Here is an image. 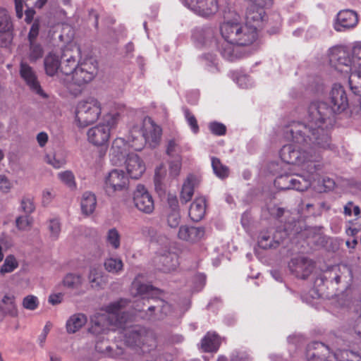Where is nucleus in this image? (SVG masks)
<instances>
[{"instance_id":"10","label":"nucleus","mask_w":361,"mask_h":361,"mask_svg":"<svg viewBox=\"0 0 361 361\" xmlns=\"http://www.w3.org/2000/svg\"><path fill=\"white\" fill-rule=\"evenodd\" d=\"M128 183V177L123 170L114 169L105 178L104 190L108 195L111 196L116 192L127 190Z\"/></svg>"},{"instance_id":"18","label":"nucleus","mask_w":361,"mask_h":361,"mask_svg":"<svg viewBox=\"0 0 361 361\" xmlns=\"http://www.w3.org/2000/svg\"><path fill=\"white\" fill-rule=\"evenodd\" d=\"M110 137V127L108 125H98L91 128L87 131V138L90 142L96 146L106 145Z\"/></svg>"},{"instance_id":"23","label":"nucleus","mask_w":361,"mask_h":361,"mask_svg":"<svg viewBox=\"0 0 361 361\" xmlns=\"http://www.w3.org/2000/svg\"><path fill=\"white\" fill-rule=\"evenodd\" d=\"M204 233L203 227L182 226L179 228L178 235L183 240L195 243L203 238Z\"/></svg>"},{"instance_id":"6","label":"nucleus","mask_w":361,"mask_h":361,"mask_svg":"<svg viewBox=\"0 0 361 361\" xmlns=\"http://www.w3.org/2000/svg\"><path fill=\"white\" fill-rule=\"evenodd\" d=\"M123 340L126 345L141 348L144 346L154 347L155 340L153 334L145 328L135 326L124 331Z\"/></svg>"},{"instance_id":"16","label":"nucleus","mask_w":361,"mask_h":361,"mask_svg":"<svg viewBox=\"0 0 361 361\" xmlns=\"http://www.w3.org/2000/svg\"><path fill=\"white\" fill-rule=\"evenodd\" d=\"M348 82L350 88L355 95L359 97L357 103L350 107L352 116L361 114V71H350Z\"/></svg>"},{"instance_id":"25","label":"nucleus","mask_w":361,"mask_h":361,"mask_svg":"<svg viewBox=\"0 0 361 361\" xmlns=\"http://www.w3.org/2000/svg\"><path fill=\"white\" fill-rule=\"evenodd\" d=\"M264 14L265 12L262 6L250 8L246 13L245 25L255 28V31L257 32L258 29L264 27Z\"/></svg>"},{"instance_id":"3","label":"nucleus","mask_w":361,"mask_h":361,"mask_svg":"<svg viewBox=\"0 0 361 361\" xmlns=\"http://www.w3.org/2000/svg\"><path fill=\"white\" fill-rule=\"evenodd\" d=\"M129 301L127 299L111 303L107 306V312L96 314L91 318V326L89 331L94 335H99L106 333L107 331L114 330V327H123L126 322V316L119 315Z\"/></svg>"},{"instance_id":"47","label":"nucleus","mask_w":361,"mask_h":361,"mask_svg":"<svg viewBox=\"0 0 361 361\" xmlns=\"http://www.w3.org/2000/svg\"><path fill=\"white\" fill-rule=\"evenodd\" d=\"M329 361H360L359 356L351 351H342L340 353L332 355Z\"/></svg>"},{"instance_id":"26","label":"nucleus","mask_w":361,"mask_h":361,"mask_svg":"<svg viewBox=\"0 0 361 361\" xmlns=\"http://www.w3.org/2000/svg\"><path fill=\"white\" fill-rule=\"evenodd\" d=\"M78 63L75 57L71 54V51L67 50L63 52L61 56V78L63 75L69 77L73 74L75 68H77Z\"/></svg>"},{"instance_id":"5","label":"nucleus","mask_w":361,"mask_h":361,"mask_svg":"<svg viewBox=\"0 0 361 361\" xmlns=\"http://www.w3.org/2000/svg\"><path fill=\"white\" fill-rule=\"evenodd\" d=\"M102 111L100 102L94 97L78 102L75 109V119L80 127H86L96 122Z\"/></svg>"},{"instance_id":"62","label":"nucleus","mask_w":361,"mask_h":361,"mask_svg":"<svg viewBox=\"0 0 361 361\" xmlns=\"http://www.w3.org/2000/svg\"><path fill=\"white\" fill-rule=\"evenodd\" d=\"M230 361H251V360L245 352H235L231 356Z\"/></svg>"},{"instance_id":"30","label":"nucleus","mask_w":361,"mask_h":361,"mask_svg":"<svg viewBox=\"0 0 361 361\" xmlns=\"http://www.w3.org/2000/svg\"><path fill=\"white\" fill-rule=\"evenodd\" d=\"M17 313L14 295L6 294L0 301V314L3 316L16 317Z\"/></svg>"},{"instance_id":"37","label":"nucleus","mask_w":361,"mask_h":361,"mask_svg":"<svg viewBox=\"0 0 361 361\" xmlns=\"http://www.w3.org/2000/svg\"><path fill=\"white\" fill-rule=\"evenodd\" d=\"M212 166L214 173L219 178L224 179L228 176L229 169L226 165L223 164L221 160L217 157H212Z\"/></svg>"},{"instance_id":"52","label":"nucleus","mask_w":361,"mask_h":361,"mask_svg":"<svg viewBox=\"0 0 361 361\" xmlns=\"http://www.w3.org/2000/svg\"><path fill=\"white\" fill-rule=\"evenodd\" d=\"M17 265L16 259L12 256H9L4 261L0 271L1 274L12 272L17 267Z\"/></svg>"},{"instance_id":"50","label":"nucleus","mask_w":361,"mask_h":361,"mask_svg":"<svg viewBox=\"0 0 361 361\" xmlns=\"http://www.w3.org/2000/svg\"><path fill=\"white\" fill-rule=\"evenodd\" d=\"M59 179L71 188H75L76 186L75 176L70 171L59 173L58 175Z\"/></svg>"},{"instance_id":"24","label":"nucleus","mask_w":361,"mask_h":361,"mask_svg":"<svg viewBox=\"0 0 361 361\" xmlns=\"http://www.w3.org/2000/svg\"><path fill=\"white\" fill-rule=\"evenodd\" d=\"M219 50L224 58L231 61L243 57L244 54L241 47L230 40L224 39L219 47Z\"/></svg>"},{"instance_id":"38","label":"nucleus","mask_w":361,"mask_h":361,"mask_svg":"<svg viewBox=\"0 0 361 361\" xmlns=\"http://www.w3.org/2000/svg\"><path fill=\"white\" fill-rule=\"evenodd\" d=\"M281 18L279 14L273 13L267 19L266 27L270 35L277 34L281 27Z\"/></svg>"},{"instance_id":"59","label":"nucleus","mask_w":361,"mask_h":361,"mask_svg":"<svg viewBox=\"0 0 361 361\" xmlns=\"http://www.w3.org/2000/svg\"><path fill=\"white\" fill-rule=\"evenodd\" d=\"M181 168V158L176 156L175 160L170 162V174L173 176H177L179 174Z\"/></svg>"},{"instance_id":"17","label":"nucleus","mask_w":361,"mask_h":361,"mask_svg":"<svg viewBox=\"0 0 361 361\" xmlns=\"http://www.w3.org/2000/svg\"><path fill=\"white\" fill-rule=\"evenodd\" d=\"M331 355L329 348L320 342H314L307 345L306 358L307 361H329Z\"/></svg>"},{"instance_id":"63","label":"nucleus","mask_w":361,"mask_h":361,"mask_svg":"<svg viewBox=\"0 0 361 361\" xmlns=\"http://www.w3.org/2000/svg\"><path fill=\"white\" fill-rule=\"evenodd\" d=\"M39 26L37 22H35L30 28L28 34L29 42L36 41V38L39 34Z\"/></svg>"},{"instance_id":"31","label":"nucleus","mask_w":361,"mask_h":361,"mask_svg":"<svg viewBox=\"0 0 361 361\" xmlns=\"http://www.w3.org/2000/svg\"><path fill=\"white\" fill-rule=\"evenodd\" d=\"M80 205L83 214L88 216L92 214L97 206V199L94 194L90 192H84L81 199Z\"/></svg>"},{"instance_id":"4","label":"nucleus","mask_w":361,"mask_h":361,"mask_svg":"<svg viewBox=\"0 0 361 361\" xmlns=\"http://www.w3.org/2000/svg\"><path fill=\"white\" fill-rule=\"evenodd\" d=\"M222 37L242 47L252 44L257 38L255 28L234 22H224L220 27Z\"/></svg>"},{"instance_id":"2","label":"nucleus","mask_w":361,"mask_h":361,"mask_svg":"<svg viewBox=\"0 0 361 361\" xmlns=\"http://www.w3.org/2000/svg\"><path fill=\"white\" fill-rule=\"evenodd\" d=\"M133 289L135 290V295L140 296V300L137 301L136 309L142 312L145 311L144 306L147 307L146 317L148 319L161 320L171 312V305L157 296L158 289L152 286L134 281Z\"/></svg>"},{"instance_id":"44","label":"nucleus","mask_w":361,"mask_h":361,"mask_svg":"<svg viewBox=\"0 0 361 361\" xmlns=\"http://www.w3.org/2000/svg\"><path fill=\"white\" fill-rule=\"evenodd\" d=\"M258 244L262 249L276 248L279 245V241L274 240L269 233H262L258 240Z\"/></svg>"},{"instance_id":"29","label":"nucleus","mask_w":361,"mask_h":361,"mask_svg":"<svg viewBox=\"0 0 361 361\" xmlns=\"http://www.w3.org/2000/svg\"><path fill=\"white\" fill-rule=\"evenodd\" d=\"M220 345V337L216 333L208 332L201 341V348L205 353L216 352Z\"/></svg>"},{"instance_id":"48","label":"nucleus","mask_w":361,"mask_h":361,"mask_svg":"<svg viewBox=\"0 0 361 361\" xmlns=\"http://www.w3.org/2000/svg\"><path fill=\"white\" fill-rule=\"evenodd\" d=\"M106 240L107 243L114 249H118L120 247L121 235L115 228H111L108 231Z\"/></svg>"},{"instance_id":"35","label":"nucleus","mask_w":361,"mask_h":361,"mask_svg":"<svg viewBox=\"0 0 361 361\" xmlns=\"http://www.w3.org/2000/svg\"><path fill=\"white\" fill-rule=\"evenodd\" d=\"M122 146H125L123 140L116 139L114 140L111 149V154L112 156L111 161L114 162V164H118L126 157V154L121 149Z\"/></svg>"},{"instance_id":"40","label":"nucleus","mask_w":361,"mask_h":361,"mask_svg":"<svg viewBox=\"0 0 361 361\" xmlns=\"http://www.w3.org/2000/svg\"><path fill=\"white\" fill-rule=\"evenodd\" d=\"M194 194L193 183L190 179H188L183 185L180 192V201L183 204L189 202Z\"/></svg>"},{"instance_id":"42","label":"nucleus","mask_w":361,"mask_h":361,"mask_svg":"<svg viewBox=\"0 0 361 361\" xmlns=\"http://www.w3.org/2000/svg\"><path fill=\"white\" fill-rule=\"evenodd\" d=\"M293 175H281L278 176L275 181V185L280 190H290L293 188Z\"/></svg>"},{"instance_id":"1","label":"nucleus","mask_w":361,"mask_h":361,"mask_svg":"<svg viewBox=\"0 0 361 361\" xmlns=\"http://www.w3.org/2000/svg\"><path fill=\"white\" fill-rule=\"evenodd\" d=\"M329 106L324 102H312L307 110L305 122H292L285 129V137L310 148L329 149L331 138L329 125L335 114H340L348 106V99L343 86L334 84L330 92Z\"/></svg>"},{"instance_id":"49","label":"nucleus","mask_w":361,"mask_h":361,"mask_svg":"<svg viewBox=\"0 0 361 361\" xmlns=\"http://www.w3.org/2000/svg\"><path fill=\"white\" fill-rule=\"evenodd\" d=\"M64 286L68 288H75L82 283L81 276L75 274H68L63 279Z\"/></svg>"},{"instance_id":"34","label":"nucleus","mask_w":361,"mask_h":361,"mask_svg":"<svg viewBox=\"0 0 361 361\" xmlns=\"http://www.w3.org/2000/svg\"><path fill=\"white\" fill-rule=\"evenodd\" d=\"M194 37L203 45H209L215 42V31L212 27L202 28L194 34Z\"/></svg>"},{"instance_id":"58","label":"nucleus","mask_w":361,"mask_h":361,"mask_svg":"<svg viewBox=\"0 0 361 361\" xmlns=\"http://www.w3.org/2000/svg\"><path fill=\"white\" fill-rule=\"evenodd\" d=\"M209 128L213 134L216 135H225L226 131V126L218 122H212L209 123Z\"/></svg>"},{"instance_id":"39","label":"nucleus","mask_w":361,"mask_h":361,"mask_svg":"<svg viewBox=\"0 0 361 361\" xmlns=\"http://www.w3.org/2000/svg\"><path fill=\"white\" fill-rule=\"evenodd\" d=\"M43 49L40 44L36 41L30 42V49L28 51V59L31 63L36 62L43 56Z\"/></svg>"},{"instance_id":"12","label":"nucleus","mask_w":361,"mask_h":361,"mask_svg":"<svg viewBox=\"0 0 361 361\" xmlns=\"http://www.w3.org/2000/svg\"><path fill=\"white\" fill-rule=\"evenodd\" d=\"M19 73L21 78L25 81L32 92L42 98H47L48 97L42 90L35 71L23 60L20 61Z\"/></svg>"},{"instance_id":"46","label":"nucleus","mask_w":361,"mask_h":361,"mask_svg":"<svg viewBox=\"0 0 361 361\" xmlns=\"http://www.w3.org/2000/svg\"><path fill=\"white\" fill-rule=\"evenodd\" d=\"M292 182V189L299 191L307 190L311 185L310 180L306 179L303 176L299 175H293Z\"/></svg>"},{"instance_id":"28","label":"nucleus","mask_w":361,"mask_h":361,"mask_svg":"<svg viewBox=\"0 0 361 361\" xmlns=\"http://www.w3.org/2000/svg\"><path fill=\"white\" fill-rule=\"evenodd\" d=\"M206 212V200L204 197L196 198L189 209L190 219L195 222L201 221Z\"/></svg>"},{"instance_id":"43","label":"nucleus","mask_w":361,"mask_h":361,"mask_svg":"<svg viewBox=\"0 0 361 361\" xmlns=\"http://www.w3.org/2000/svg\"><path fill=\"white\" fill-rule=\"evenodd\" d=\"M350 71H361V44L355 46L351 51Z\"/></svg>"},{"instance_id":"14","label":"nucleus","mask_w":361,"mask_h":361,"mask_svg":"<svg viewBox=\"0 0 361 361\" xmlns=\"http://www.w3.org/2000/svg\"><path fill=\"white\" fill-rule=\"evenodd\" d=\"M185 5L202 16H209L219 9L218 0H184Z\"/></svg>"},{"instance_id":"57","label":"nucleus","mask_w":361,"mask_h":361,"mask_svg":"<svg viewBox=\"0 0 361 361\" xmlns=\"http://www.w3.org/2000/svg\"><path fill=\"white\" fill-rule=\"evenodd\" d=\"M23 305L25 309L34 310L38 306V300L37 297L34 295L26 296L23 301Z\"/></svg>"},{"instance_id":"51","label":"nucleus","mask_w":361,"mask_h":361,"mask_svg":"<svg viewBox=\"0 0 361 361\" xmlns=\"http://www.w3.org/2000/svg\"><path fill=\"white\" fill-rule=\"evenodd\" d=\"M48 229L50 232V238L56 240L61 232V224L57 219H51L49 221Z\"/></svg>"},{"instance_id":"22","label":"nucleus","mask_w":361,"mask_h":361,"mask_svg":"<svg viewBox=\"0 0 361 361\" xmlns=\"http://www.w3.org/2000/svg\"><path fill=\"white\" fill-rule=\"evenodd\" d=\"M155 263L161 271L170 272L176 269L178 264V257L175 253L168 252L156 257Z\"/></svg>"},{"instance_id":"13","label":"nucleus","mask_w":361,"mask_h":361,"mask_svg":"<svg viewBox=\"0 0 361 361\" xmlns=\"http://www.w3.org/2000/svg\"><path fill=\"white\" fill-rule=\"evenodd\" d=\"M133 202L135 207L144 214H152L154 209L152 196L143 185L137 186L133 192Z\"/></svg>"},{"instance_id":"7","label":"nucleus","mask_w":361,"mask_h":361,"mask_svg":"<svg viewBox=\"0 0 361 361\" xmlns=\"http://www.w3.org/2000/svg\"><path fill=\"white\" fill-rule=\"evenodd\" d=\"M280 157L284 162L290 164H300L306 161L310 162L308 167L310 168L309 172L311 173L317 170V167L313 163L312 159L308 157L305 152H302L299 147L292 144L283 146L280 151Z\"/></svg>"},{"instance_id":"55","label":"nucleus","mask_w":361,"mask_h":361,"mask_svg":"<svg viewBox=\"0 0 361 361\" xmlns=\"http://www.w3.org/2000/svg\"><path fill=\"white\" fill-rule=\"evenodd\" d=\"M202 59L206 63L208 71L214 73L219 71L217 64L215 63V57L212 54H207L202 56Z\"/></svg>"},{"instance_id":"19","label":"nucleus","mask_w":361,"mask_h":361,"mask_svg":"<svg viewBox=\"0 0 361 361\" xmlns=\"http://www.w3.org/2000/svg\"><path fill=\"white\" fill-rule=\"evenodd\" d=\"M358 23L357 13L351 10L340 11L334 23V29L338 32H342L347 29L354 27Z\"/></svg>"},{"instance_id":"53","label":"nucleus","mask_w":361,"mask_h":361,"mask_svg":"<svg viewBox=\"0 0 361 361\" xmlns=\"http://www.w3.org/2000/svg\"><path fill=\"white\" fill-rule=\"evenodd\" d=\"M184 114L192 130L197 133L199 131V126L196 118L187 108L184 109Z\"/></svg>"},{"instance_id":"54","label":"nucleus","mask_w":361,"mask_h":361,"mask_svg":"<svg viewBox=\"0 0 361 361\" xmlns=\"http://www.w3.org/2000/svg\"><path fill=\"white\" fill-rule=\"evenodd\" d=\"M16 224L19 230H27L31 226L32 219L29 216H20L16 220Z\"/></svg>"},{"instance_id":"60","label":"nucleus","mask_w":361,"mask_h":361,"mask_svg":"<svg viewBox=\"0 0 361 361\" xmlns=\"http://www.w3.org/2000/svg\"><path fill=\"white\" fill-rule=\"evenodd\" d=\"M180 219L179 211L171 212L168 214L167 222L170 227L176 228L178 226Z\"/></svg>"},{"instance_id":"41","label":"nucleus","mask_w":361,"mask_h":361,"mask_svg":"<svg viewBox=\"0 0 361 361\" xmlns=\"http://www.w3.org/2000/svg\"><path fill=\"white\" fill-rule=\"evenodd\" d=\"M180 137H172L167 141L166 145V154L170 157L179 156L181 152V147L180 146Z\"/></svg>"},{"instance_id":"61","label":"nucleus","mask_w":361,"mask_h":361,"mask_svg":"<svg viewBox=\"0 0 361 361\" xmlns=\"http://www.w3.org/2000/svg\"><path fill=\"white\" fill-rule=\"evenodd\" d=\"M21 207L25 214H30L35 210V205L30 198H24L21 201Z\"/></svg>"},{"instance_id":"15","label":"nucleus","mask_w":361,"mask_h":361,"mask_svg":"<svg viewBox=\"0 0 361 361\" xmlns=\"http://www.w3.org/2000/svg\"><path fill=\"white\" fill-rule=\"evenodd\" d=\"M290 271L297 278L306 279L314 269L313 262L305 257L293 259L288 264Z\"/></svg>"},{"instance_id":"9","label":"nucleus","mask_w":361,"mask_h":361,"mask_svg":"<svg viewBox=\"0 0 361 361\" xmlns=\"http://www.w3.org/2000/svg\"><path fill=\"white\" fill-rule=\"evenodd\" d=\"M137 132L142 141L149 143L150 147L154 148L160 142L162 130L153 121L149 119L144 121L143 127L140 130L137 131V128L132 130L131 133L133 138H138V136L135 137L133 135Z\"/></svg>"},{"instance_id":"8","label":"nucleus","mask_w":361,"mask_h":361,"mask_svg":"<svg viewBox=\"0 0 361 361\" xmlns=\"http://www.w3.org/2000/svg\"><path fill=\"white\" fill-rule=\"evenodd\" d=\"M97 66L95 61L87 59L78 63L71 78L75 85L81 86L92 81L97 75Z\"/></svg>"},{"instance_id":"27","label":"nucleus","mask_w":361,"mask_h":361,"mask_svg":"<svg viewBox=\"0 0 361 361\" xmlns=\"http://www.w3.org/2000/svg\"><path fill=\"white\" fill-rule=\"evenodd\" d=\"M88 281L94 288H102L108 282V276L101 268L91 267L88 274Z\"/></svg>"},{"instance_id":"45","label":"nucleus","mask_w":361,"mask_h":361,"mask_svg":"<svg viewBox=\"0 0 361 361\" xmlns=\"http://www.w3.org/2000/svg\"><path fill=\"white\" fill-rule=\"evenodd\" d=\"M13 23L7 11L4 8H0V30L13 31Z\"/></svg>"},{"instance_id":"36","label":"nucleus","mask_w":361,"mask_h":361,"mask_svg":"<svg viewBox=\"0 0 361 361\" xmlns=\"http://www.w3.org/2000/svg\"><path fill=\"white\" fill-rule=\"evenodd\" d=\"M105 269L112 274H118L123 269V263L120 258L109 257L104 260Z\"/></svg>"},{"instance_id":"33","label":"nucleus","mask_w":361,"mask_h":361,"mask_svg":"<svg viewBox=\"0 0 361 361\" xmlns=\"http://www.w3.org/2000/svg\"><path fill=\"white\" fill-rule=\"evenodd\" d=\"M166 171L161 168H157L154 178V188L159 196L164 195L166 190V185L164 183Z\"/></svg>"},{"instance_id":"32","label":"nucleus","mask_w":361,"mask_h":361,"mask_svg":"<svg viewBox=\"0 0 361 361\" xmlns=\"http://www.w3.org/2000/svg\"><path fill=\"white\" fill-rule=\"evenodd\" d=\"M87 322V317L83 314H75L71 316L66 322V329L69 334H74L82 328Z\"/></svg>"},{"instance_id":"56","label":"nucleus","mask_w":361,"mask_h":361,"mask_svg":"<svg viewBox=\"0 0 361 361\" xmlns=\"http://www.w3.org/2000/svg\"><path fill=\"white\" fill-rule=\"evenodd\" d=\"M13 31L0 30V47H7L12 42Z\"/></svg>"},{"instance_id":"11","label":"nucleus","mask_w":361,"mask_h":361,"mask_svg":"<svg viewBox=\"0 0 361 361\" xmlns=\"http://www.w3.org/2000/svg\"><path fill=\"white\" fill-rule=\"evenodd\" d=\"M329 62L340 72L350 71L352 55L347 49L342 47H334L329 51Z\"/></svg>"},{"instance_id":"64","label":"nucleus","mask_w":361,"mask_h":361,"mask_svg":"<svg viewBox=\"0 0 361 361\" xmlns=\"http://www.w3.org/2000/svg\"><path fill=\"white\" fill-rule=\"evenodd\" d=\"M167 200L171 212L179 211L178 201L176 195L169 194Z\"/></svg>"},{"instance_id":"21","label":"nucleus","mask_w":361,"mask_h":361,"mask_svg":"<svg viewBox=\"0 0 361 361\" xmlns=\"http://www.w3.org/2000/svg\"><path fill=\"white\" fill-rule=\"evenodd\" d=\"M44 66L45 73L50 77L56 76L59 80L65 82L66 79L61 78V56L55 53H49L44 59Z\"/></svg>"},{"instance_id":"20","label":"nucleus","mask_w":361,"mask_h":361,"mask_svg":"<svg viewBox=\"0 0 361 361\" xmlns=\"http://www.w3.org/2000/svg\"><path fill=\"white\" fill-rule=\"evenodd\" d=\"M126 166L129 176L133 179L140 178L145 171V166L138 155L129 153L126 159Z\"/></svg>"}]
</instances>
